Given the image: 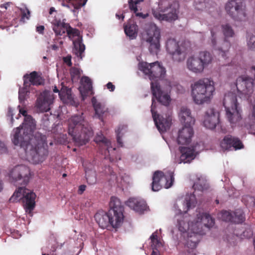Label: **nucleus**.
<instances>
[{
	"mask_svg": "<svg viewBox=\"0 0 255 255\" xmlns=\"http://www.w3.org/2000/svg\"><path fill=\"white\" fill-rule=\"evenodd\" d=\"M138 69L151 81V90L153 95L151 112L157 128L162 133L169 129L171 124V118L169 116L165 115L164 117L156 114V106L154 98L162 105L167 106L171 101L170 95L171 90L174 87L177 90L182 87L174 81L163 80L166 71L158 62L152 63L139 62Z\"/></svg>",
	"mask_w": 255,
	"mask_h": 255,
	"instance_id": "1",
	"label": "nucleus"
},
{
	"mask_svg": "<svg viewBox=\"0 0 255 255\" xmlns=\"http://www.w3.org/2000/svg\"><path fill=\"white\" fill-rule=\"evenodd\" d=\"M18 107L19 114L24 117V121L21 126L13 130L12 141L20 147L19 154L21 158L34 164L38 163L44 160L47 153L45 146L46 137L39 133L33 135L36 128L34 120L27 114L24 109Z\"/></svg>",
	"mask_w": 255,
	"mask_h": 255,
	"instance_id": "2",
	"label": "nucleus"
},
{
	"mask_svg": "<svg viewBox=\"0 0 255 255\" xmlns=\"http://www.w3.org/2000/svg\"><path fill=\"white\" fill-rule=\"evenodd\" d=\"M236 95V92L233 91L228 92L224 95L223 104L227 119L233 128H237L243 133L249 132L252 125L243 120L242 109L237 102Z\"/></svg>",
	"mask_w": 255,
	"mask_h": 255,
	"instance_id": "3",
	"label": "nucleus"
},
{
	"mask_svg": "<svg viewBox=\"0 0 255 255\" xmlns=\"http://www.w3.org/2000/svg\"><path fill=\"white\" fill-rule=\"evenodd\" d=\"M67 126L69 134L79 146L85 144L93 135L92 129L84 120L82 113L74 115L69 119Z\"/></svg>",
	"mask_w": 255,
	"mask_h": 255,
	"instance_id": "4",
	"label": "nucleus"
},
{
	"mask_svg": "<svg viewBox=\"0 0 255 255\" xmlns=\"http://www.w3.org/2000/svg\"><path fill=\"white\" fill-rule=\"evenodd\" d=\"M191 96L198 105L209 102L215 93V84L210 78H203L194 82L191 85Z\"/></svg>",
	"mask_w": 255,
	"mask_h": 255,
	"instance_id": "5",
	"label": "nucleus"
},
{
	"mask_svg": "<svg viewBox=\"0 0 255 255\" xmlns=\"http://www.w3.org/2000/svg\"><path fill=\"white\" fill-rule=\"evenodd\" d=\"M222 31L225 37L224 40H220L219 38L218 28L217 27H213L211 30V36L209 43L212 49L217 51L219 55L225 58L231 47L230 43L227 40V39L233 37L235 35V32L229 24H223Z\"/></svg>",
	"mask_w": 255,
	"mask_h": 255,
	"instance_id": "6",
	"label": "nucleus"
},
{
	"mask_svg": "<svg viewBox=\"0 0 255 255\" xmlns=\"http://www.w3.org/2000/svg\"><path fill=\"white\" fill-rule=\"evenodd\" d=\"M177 2H171L169 0H159L158 7L152 9L154 17L159 20L172 21L177 18Z\"/></svg>",
	"mask_w": 255,
	"mask_h": 255,
	"instance_id": "7",
	"label": "nucleus"
},
{
	"mask_svg": "<svg viewBox=\"0 0 255 255\" xmlns=\"http://www.w3.org/2000/svg\"><path fill=\"white\" fill-rule=\"evenodd\" d=\"M142 39L148 44L150 53L157 54L160 48V31L158 27L154 23L145 24L141 33Z\"/></svg>",
	"mask_w": 255,
	"mask_h": 255,
	"instance_id": "8",
	"label": "nucleus"
},
{
	"mask_svg": "<svg viewBox=\"0 0 255 255\" xmlns=\"http://www.w3.org/2000/svg\"><path fill=\"white\" fill-rule=\"evenodd\" d=\"M212 61L211 54L207 51H202L189 56L187 60L186 66L189 71L194 73H201Z\"/></svg>",
	"mask_w": 255,
	"mask_h": 255,
	"instance_id": "9",
	"label": "nucleus"
},
{
	"mask_svg": "<svg viewBox=\"0 0 255 255\" xmlns=\"http://www.w3.org/2000/svg\"><path fill=\"white\" fill-rule=\"evenodd\" d=\"M109 206L108 213L110 225L114 228H118L124 222V206L119 199L115 197L111 198Z\"/></svg>",
	"mask_w": 255,
	"mask_h": 255,
	"instance_id": "10",
	"label": "nucleus"
},
{
	"mask_svg": "<svg viewBox=\"0 0 255 255\" xmlns=\"http://www.w3.org/2000/svg\"><path fill=\"white\" fill-rule=\"evenodd\" d=\"M35 194L30 190L20 187L13 193L10 201L11 202H16L22 200L24 203L25 212L30 214L35 207Z\"/></svg>",
	"mask_w": 255,
	"mask_h": 255,
	"instance_id": "11",
	"label": "nucleus"
},
{
	"mask_svg": "<svg viewBox=\"0 0 255 255\" xmlns=\"http://www.w3.org/2000/svg\"><path fill=\"white\" fill-rule=\"evenodd\" d=\"M232 90L237 92L241 98H249L254 91V83L252 78L245 75L239 77L236 83L232 86Z\"/></svg>",
	"mask_w": 255,
	"mask_h": 255,
	"instance_id": "12",
	"label": "nucleus"
},
{
	"mask_svg": "<svg viewBox=\"0 0 255 255\" xmlns=\"http://www.w3.org/2000/svg\"><path fill=\"white\" fill-rule=\"evenodd\" d=\"M152 183V190L153 191H159L162 187L165 188H170L173 182V172L171 170L156 171L153 174Z\"/></svg>",
	"mask_w": 255,
	"mask_h": 255,
	"instance_id": "13",
	"label": "nucleus"
},
{
	"mask_svg": "<svg viewBox=\"0 0 255 255\" xmlns=\"http://www.w3.org/2000/svg\"><path fill=\"white\" fill-rule=\"evenodd\" d=\"M49 20L52 25V28L57 37L66 36L65 33L69 28V24L65 22V19L62 20L59 17V14L57 12L54 7L50 8Z\"/></svg>",
	"mask_w": 255,
	"mask_h": 255,
	"instance_id": "14",
	"label": "nucleus"
},
{
	"mask_svg": "<svg viewBox=\"0 0 255 255\" xmlns=\"http://www.w3.org/2000/svg\"><path fill=\"white\" fill-rule=\"evenodd\" d=\"M203 145L202 143H197L195 145L188 144V145H181L179 147L180 156L175 159L178 163H188L194 159L196 155L203 149Z\"/></svg>",
	"mask_w": 255,
	"mask_h": 255,
	"instance_id": "15",
	"label": "nucleus"
},
{
	"mask_svg": "<svg viewBox=\"0 0 255 255\" xmlns=\"http://www.w3.org/2000/svg\"><path fill=\"white\" fill-rule=\"evenodd\" d=\"M227 12L237 20H245L246 13L243 0H229L226 5Z\"/></svg>",
	"mask_w": 255,
	"mask_h": 255,
	"instance_id": "16",
	"label": "nucleus"
},
{
	"mask_svg": "<svg viewBox=\"0 0 255 255\" xmlns=\"http://www.w3.org/2000/svg\"><path fill=\"white\" fill-rule=\"evenodd\" d=\"M30 170L24 165H18L12 168L9 171V178L11 182L24 184L29 179Z\"/></svg>",
	"mask_w": 255,
	"mask_h": 255,
	"instance_id": "17",
	"label": "nucleus"
},
{
	"mask_svg": "<svg viewBox=\"0 0 255 255\" xmlns=\"http://www.w3.org/2000/svg\"><path fill=\"white\" fill-rule=\"evenodd\" d=\"M66 33L69 38L73 41V53L78 58L82 59L85 47L84 44L82 43V36L79 31L75 28H72L69 25Z\"/></svg>",
	"mask_w": 255,
	"mask_h": 255,
	"instance_id": "18",
	"label": "nucleus"
},
{
	"mask_svg": "<svg viewBox=\"0 0 255 255\" xmlns=\"http://www.w3.org/2000/svg\"><path fill=\"white\" fill-rule=\"evenodd\" d=\"M166 50L174 61H181L185 58L186 49L184 44H179L174 39L167 40Z\"/></svg>",
	"mask_w": 255,
	"mask_h": 255,
	"instance_id": "19",
	"label": "nucleus"
},
{
	"mask_svg": "<svg viewBox=\"0 0 255 255\" xmlns=\"http://www.w3.org/2000/svg\"><path fill=\"white\" fill-rule=\"evenodd\" d=\"M54 99V96L51 92H43L37 100L36 107L37 110L40 112L49 111Z\"/></svg>",
	"mask_w": 255,
	"mask_h": 255,
	"instance_id": "20",
	"label": "nucleus"
},
{
	"mask_svg": "<svg viewBox=\"0 0 255 255\" xmlns=\"http://www.w3.org/2000/svg\"><path fill=\"white\" fill-rule=\"evenodd\" d=\"M219 123V113L213 108L208 109L202 120L203 125L207 128L214 129Z\"/></svg>",
	"mask_w": 255,
	"mask_h": 255,
	"instance_id": "21",
	"label": "nucleus"
},
{
	"mask_svg": "<svg viewBox=\"0 0 255 255\" xmlns=\"http://www.w3.org/2000/svg\"><path fill=\"white\" fill-rule=\"evenodd\" d=\"M194 126L183 125V127L178 131L177 142L181 145H188L192 141L194 131Z\"/></svg>",
	"mask_w": 255,
	"mask_h": 255,
	"instance_id": "22",
	"label": "nucleus"
},
{
	"mask_svg": "<svg viewBox=\"0 0 255 255\" xmlns=\"http://www.w3.org/2000/svg\"><path fill=\"white\" fill-rule=\"evenodd\" d=\"M95 141L100 146L106 148L104 153L101 151L102 154H104L106 157L109 156V158L111 160H114L115 148L113 147L110 141L106 138L102 133H99L97 134L95 138Z\"/></svg>",
	"mask_w": 255,
	"mask_h": 255,
	"instance_id": "23",
	"label": "nucleus"
},
{
	"mask_svg": "<svg viewBox=\"0 0 255 255\" xmlns=\"http://www.w3.org/2000/svg\"><path fill=\"white\" fill-rule=\"evenodd\" d=\"M220 145L224 150H238L243 148L244 146L238 138L231 135L225 136L221 141Z\"/></svg>",
	"mask_w": 255,
	"mask_h": 255,
	"instance_id": "24",
	"label": "nucleus"
},
{
	"mask_svg": "<svg viewBox=\"0 0 255 255\" xmlns=\"http://www.w3.org/2000/svg\"><path fill=\"white\" fill-rule=\"evenodd\" d=\"M126 205L135 212L141 214L148 209L146 203L142 199L132 197L126 202Z\"/></svg>",
	"mask_w": 255,
	"mask_h": 255,
	"instance_id": "25",
	"label": "nucleus"
},
{
	"mask_svg": "<svg viewBox=\"0 0 255 255\" xmlns=\"http://www.w3.org/2000/svg\"><path fill=\"white\" fill-rule=\"evenodd\" d=\"M53 92L58 93L59 97L62 102L65 104L73 105L75 104L74 99L70 89L61 85L60 88L54 87Z\"/></svg>",
	"mask_w": 255,
	"mask_h": 255,
	"instance_id": "26",
	"label": "nucleus"
},
{
	"mask_svg": "<svg viewBox=\"0 0 255 255\" xmlns=\"http://www.w3.org/2000/svg\"><path fill=\"white\" fill-rule=\"evenodd\" d=\"M179 119L182 125L194 126L195 120L191 114L190 110L186 107H182L178 113Z\"/></svg>",
	"mask_w": 255,
	"mask_h": 255,
	"instance_id": "27",
	"label": "nucleus"
},
{
	"mask_svg": "<svg viewBox=\"0 0 255 255\" xmlns=\"http://www.w3.org/2000/svg\"><path fill=\"white\" fill-rule=\"evenodd\" d=\"M36 90L31 85H24L20 88L18 91V99L19 102L22 103L25 101L31 98H33L32 95L36 93Z\"/></svg>",
	"mask_w": 255,
	"mask_h": 255,
	"instance_id": "28",
	"label": "nucleus"
},
{
	"mask_svg": "<svg viewBox=\"0 0 255 255\" xmlns=\"http://www.w3.org/2000/svg\"><path fill=\"white\" fill-rule=\"evenodd\" d=\"M24 85L33 86L40 85L43 84V79L37 72L34 71L30 74H26L23 76Z\"/></svg>",
	"mask_w": 255,
	"mask_h": 255,
	"instance_id": "29",
	"label": "nucleus"
},
{
	"mask_svg": "<svg viewBox=\"0 0 255 255\" xmlns=\"http://www.w3.org/2000/svg\"><path fill=\"white\" fill-rule=\"evenodd\" d=\"M95 219L101 228H106L110 225L109 213L103 211L97 212L95 215Z\"/></svg>",
	"mask_w": 255,
	"mask_h": 255,
	"instance_id": "30",
	"label": "nucleus"
},
{
	"mask_svg": "<svg viewBox=\"0 0 255 255\" xmlns=\"http://www.w3.org/2000/svg\"><path fill=\"white\" fill-rule=\"evenodd\" d=\"M92 88L91 80L88 77H82L81 80V86L79 87V91L83 100L87 96V95L89 92H91Z\"/></svg>",
	"mask_w": 255,
	"mask_h": 255,
	"instance_id": "31",
	"label": "nucleus"
},
{
	"mask_svg": "<svg viewBox=\"0 0 255 255\" xmlns=\"http://www.w3.org/2000/svg\"><path fill=\"white\" fill-rule=\"evenodd\" d=\"M124 30L126 35L130 39H134L137 37L138 28L135 22L130 20L125 26Z\"/></svg>",
	"mask_w": 255,
	"mask_h": 255,
	"instance_id": "32",
	"label": "nucleus"
},
{
	"mask_svg": "<svg viewBox=\"0 0 255 255\" xmlns=\"http://www.w3.org/2000/svg\"><path fill=\"white\" fill-rule=\"evenodd\" d=\"M151 247L153 249V252L151 255H152L154 252L156 254L160 255L158 252L155 251L160 250L163 247V243L161 240L158 237L157 232L153 233L150 237Z\"/></svg>",
	"mask_w": 255,
	"mask_h": 255,
	"instance_id": "33",
	"label": "nucleus"
},
{
	"mask_svg": "<svg viewBox=\"0 0 255 255\" xmlns=\"http://www.w3.org/2000/svg\"><path fill=\"white\" fill-rule=\"evenodd\" d=\"M193 187L195 192L196 190L204 191L208 189L209 185L207 182L206 178L202 176H200L198 177L197 181L194 184Z\"/></svg>",
	"mask_w": 255,
	"mask_h": 255,
	"instance_id": "34",
	"label": "nucleus"
},
{
	"mask_svg": "<svg viewBox=\"0 0 255 255\" xmlns=\"http://www.w3.org/2000/svg\"><path fill=\"white\" fill-rule=\"evenodd\" d=\"M143 0H129L128 5L130 9L133 11L137 16L144 18L148 16V14H143L141 12H137V7L141 2L143 1Z\"/></svg>",
	"mask_w": 255,
	"mask_h": 255,
	"instance_id": "35",
	"label": "nucleus"
},
{
	"mask_svg": "<svg viewBox=\"0 0 255 255\" xmlns=\"http://www.w3.org/2000/svg\"><path fill=\"white\" fill-rule=\"evenodd\" d=\"M92 103L95 112V116L100 117L106 109L104 104L98 102L95 97L92 99Z\"/></svg>",
	"mask_w": 255,
	"mask_h": 255,
	"instance_id": "36",
	"label": "nucleus"
},
{
	"mask_svg": "<svg viewBox=\"0 0 255 255\" xmlns=\"http://www.w3.org/2000/svg\"><path fill=\"white\" fill-rule=\"evenodd\" d=\"M245 220L243 212L241 209H238L233 214L232 222L240 223Z\"/></svg>",
	"mask_w": 255,
	"mask_h": 255,
	"instance_id": "37",
	"label": "nucleus"
},
{
	"mask_svg": "<svg viewBox=\"0 0 255 255\" xmlns=\"http://www.w3.org/2000/svg\"><path fill=\"white\" fill-rule=\"evenodd\" d=\"M19 9L21 14V20L23 22L28 20L30 16V12L29 9L25 5H23Z\"/></svg>",
	"mask_w": 255,
	"mask_h": 255,
	"instance_id": "38",
	"label": "nucleus"
},
{
	"mask_svg": "<svg viewBox=\"0 0 255 255\" xmlns=\"http://www.w3.org/2000/svg\"><path fill=\"white\" fill-rule=\"evenodd\" d=\"M82 74V71L78 68L73 67L70 70V75L72 80L73 82H76L80 77Z\"/></svg>",
	"mask_w": 255,
	"mask_h": 255,
	"instance_id": "39",
	"label": "nucleus"
},
{
	"mask_svg": "<svg viewBox=\"0 0 255 255\" xmlns=\"http://www.w3.org/2000/svg\"><path fill=\"white\" fill-rule=\"evenodd\" d=\"M233 214L226 211H223L218 214V218L223 221L232 222Z\"/></svg>",
	"mask_w": 255,
	"mask_h": 255,
	"instance_id": "40",
	"label": "nucleus"
},
{
	"mask_svg": "<svg viewBox=\"0 0 255 255\" xmlns=\"http://www.w3.org/2000/svg\"><path fill=\"white\" fill-rule=\"evenodd\" d=\"M86 176L88 182L93 184L96 182V176L95 171L86 170Z\"/></svg>",
	"mask_w": 255,
	"mask_h": 255,
	"instance_id": "41",
	"label": "nucleus"
},
{
	"mask_svg": "<svg viewBox=\"0 0 255 255\" xmlns=\"http://www.w3.org/2000/svg\"><path fill=\"white\" fill-rule=\"evenodd\" d=\"M126 127L122 126L120 127L116 130V132L117 133V141L118 143L122 146V142L121 139V136L126 131Z\"/></svg>",
	"mask_w": 255,
	"mask_h": 255,
	"instance_id": "42",
	"label": "nucleus"
},
{
	"mask_svg": "<svg viewBox=\"0 0 255 255\" xmlns=\"http://www.w3.org/2000/svg\"><path fill=\"white\" fill-rule=\"evenodd\" d=\"M247 46L251 50H255V36L250 35L247 39Z\"/></svg>",
	"mask_w": 255,
	"mask_h": 255,
	"instance_id": "43",
	"label": "nucleus"
},
{
	"mask_svg": "<svg viewBox=\"0 0 255 255\" xmlns=\"http://www.w3.org/2000/svg\"><path fill=\"white\" fill-rule=\"evenodd\" d=\"M121 180H120V178L117 179L118 182H120L121 184H129L130 182V178L128 175H124L122 176L120 178Z\"/></svg>",
	"mask_w": 255,
	"mask_h": 255,
	"instance_id": "44",
	"label": "nucleus"
},
{
	"mask_svg": "<svg viewBox=\"0 0 255 255\" xmlns=\"http://www.w3.org/2000/svg\"><path fill=\"white\" fill-rule=\"evenodd\" d=\"M249 119L252 123L255 122V100L253 104V108L251 113L249 114Z\"/></svg>",
	"mask_w": 255,
	"mask_h": 255,
	"instance_id": "45",
	"label": "nucleus"
},
{
	"mask_svg": "<svg viewBox=\"0 0 255 255\" xmlns=\"http://www.w3.org/2000/svg\"><path fill=\"white\" fill-rule=\"evenodd\" d=\"M64 62L66 64L69 66H71V56L70 55H68L66 57H63V58Z\"/></svg>",
	"mask_w": 255,
	"mask_h": 255,
	"instance_id": "46",
	"label": "nucleus"
},
{
	"mask_svg": "<svg viewBox=\"0 0 255 255\" xmlns=\"http://www.w3.org/2000/svg\"><path fill=\"white\" fill-rule=\"evenodd\" d=\"M0 152L1 154L7 152V148L5 144L0 141Z\"/></svg>",
	"mask_w": 255,
	"mask_h": 255,
	"instance_id": "47",
	"label": "nucleus"
},
{
	"mask_svg": "<svg viewBox=\"0 0 255 255\" xmlns=\"http://www.w3.org/2000/svg\"><path fill=\"white\" fill-rule=\"evenodd\" d=\"M252 235V232L249 230L246 232L243 233V236L246 238H250Z\"/></svg>",
	"mask_w": 255,
	"mask_h": 255,
	"instance_id": "48",
	"label": "nucleus"
},
{
	"mask_svg": "<svg viewBox=\"0 0 255 255\" xmlns=\"http://www.w3.org/2000/svg\"><path fill=\"white\" fill-rule=\"evenodd\" d=\"M44 30V26L43 25L38 26L36 27L37 32H38V33H39L40 34H42L43 33Z\"/></svg>",
	"mask_w": 255,
	"mask_h": 255,
	"instance_id": "49",
	"label": "nucleus"
},
{
	"mask_svg": "<svg viewBox=\"0 0 255 255\" xmlns=\"http://www.w3.org/2000/svg\"><path fill=\"white\" fill-rule=\"evenodd\" d=\"M107 87L111 91H113L115 89V86L111 82H109L107 84Z\"/></svg>",
	"mask_w": 255,
	"mask_h": 255,
	"instance_id": "50",
	"label": "nucleus"
},
{
	"mask_svg": "<svg viewBox=\"0 0 255 255\" xmlns=\"http://www.w3.org/2000/svg\"><path fill=\"white\" fill-rule=\"evenodd\" d=\"M108 173L111 174V175L113 177L115 176V175L113 174V171L112 170L111 168L110 167H107L106 168L105 174H108Z\"/></svg>",
	"mask_w": 255,
	"mask_h": 255,
	"instance_id": "51",
	"label": "nucleus"
},
{
	"mask_svg": "<svg viewBox=\"0 0 255 255\" xmlns=\"http://www.w3.org/2000/svg\"><path fill=\"white\" fill-rule=\"evenodd\" d=\"M86 189V186L84 185H82L80 186L78 190V192L79 194H82Z\"/></svg>",
	"mask_w": 255,
	"mask_h": 255,
	"instance_id": "52",
	"label": "nucleus"
},
{
	"mask_svg": "<svg viewBox=\"0 0 255 255\" xmlns=\"http://www.w3.org/2000/svg\"><path fill=\"white\" fill-rule=\"evenodd\" d=\"M10 4H11L10 2H6L5 3L2 4L0 5V7L2 8H3L5 9H6L7 7L9 6L10 5Z\"/></svg>",
	"mask_w": 255,
	"mask_h": 255,
	"instance_id": "53",
	"label": "nucleus"
},
{
	"mask_svg": "<svg viewBox=\"0 0 255 255\" xmlns=\"http://www.w3.org/2000/svg\"><path fill=\"white\" fill-rule=\"evenodd\" d=\"M13 110L11 108H9L8 112V115L11 117V122L13 121Z\"/></svg>",
	"mask_w": 255,
	"mask_h": 255,
	"instance_id": "54",
	"label": "nucleus"
},
{
	"mask_svg": "<svg viewBox=\"0 0 255 255\" xmlns=\"http://www.w3.org/2000/svg\"><path fill=\"white\" fill-rule=\"evenodd\" d=\"M52 49L54 50H57L58 49V46L56 44H53L52 45Z\"/></svg>",
	"mask_w": 255,
	"mask_h": 255,
	"instance_id": "55",
	"label": "nucleus"
},
{
	"mask_svg": "<svg viewBox=\"0 0 255 255\" xmlns=\"http://www.w3.org/2000/svg\"><path fill=\"white\" fill-rule=\"evenodd\" d=\"M3 188V183L2 181L0 180V192L2 190Z\"/></svg>",
	"mask_w": 255,
	"mask_h": 255,
	"instance_id": "56",
	"label": "nucleus"
},
{
	"mask_svg": "<svg viewBox=\"0 0 255 255\" xmlns=\"http://www.w3.org/2000/svg\"><path fill=\"white\" fill-rule=\"evenodd\" d=\"M116 16L118 17L119 18V19H120L121 17L122 18V19H123L124 18V16L123 15V14H122L120 16L119 14H117Z\"/></svg>",
	"mask_w": 255,
	"mask_h": 255,
	"instance_id": "57",
	"label": "nucleus"
},
{
	"mask_svg": "<svg viewBox=\"0 0 255 255\" xmlns=\"http://www.w3.org/2000/svg\"><path fill=\"white\" fill-rule=\"evenodd\" d=\"M251 70H252V71H254V74L255 75V66L252 67L251 68Z\"/></svg>",
	"mask_w": 255,
	"mask_h": 255,
	"instance_id": "58",
	"label": "nucleus"
},
{
	"mask_svg": "<svg viewBox=\"0 0 255 255\" xmlns=\"http://www.w3.org/2000/svg\"><path fill=\"white\" fill-rule=\"evenodd\" d=\"M62 4V5H63V6H65V7H68V8H69V6L68 5L66 4H65L64 3H63Z\"/></svg>",
	"mask_w": 255,
	"mask_h": 255,
	"instance_id": "59",
	"label": "nucleus"
},
{
	"mask_svg": "<svg viewBox=\"0 0 255 255\" xmlns=\"http://www.w3.org/2000/svg\"><path fill=\"white\" fill-rule=\"evenodd\" d=\"M252 201H254V206L255 207V200H254L253 198H251Z\"/></svg>",
	"mask_w": 255,
	"mask_h": 255,
	"instance_id": "60",
	"label": "nucleus"
},
{
	"mask_svg": "<svg viewBox=\"0 0 255 255\" xmlns=\"http://www.w3.org/2000/svg\"><path fill=\"white\" fill-rule=\"evenodd\" d=\"M59 43L60 45H62L63 44V41L60 40L59 42Z\"/></svg>",
	"mask_w": 255,
	"mask_h": 255,
	"instance_id": "61",
	"label": "nucleus"
},
{
	"mask_svg": "<svg viewBox=\"0 0 255 255\" xmlns=\"http://www.w3.org/2000/svg\"><path fill=\"white\" fill-rule=\"evenodd\" d=\"M152 255H158V254H156V253L154 252L152 254Z\"/></svg>",
	"mask_w": 255,
	"mask_h": 255,
	"instance_id": "62",
	"label": "nucleus"
},
{
	"mask_svg": "<svg viewBox=\"0 0 255 255\" xmlns=\"http://www.w3.org/2000/svg\"><path fill=\"white\" fill-rule=\"evenodd\" d=\"M66 176V174H63V177H65V176Z\"/></svg>",
	"mask_w": 255,
	"mask_h": 255,
	"instance_id": "63",
	"label": "nucleus"
},
{
	"mask_svg": "<svg viewBox=\"0 0 255 255\" xmlns=\"http://www.w3.org/2000/svg\"><path fill=\"white\" fill-rule=\"evenodd\" d=\"M42 255H47L46 254H42Z\"/></svg>",
	"mask_w": 255,
	"mask_h": 255,
	"instance_id": "64",
	"label": "nucleus"
}]
</instances>
